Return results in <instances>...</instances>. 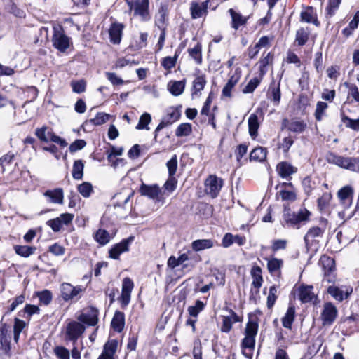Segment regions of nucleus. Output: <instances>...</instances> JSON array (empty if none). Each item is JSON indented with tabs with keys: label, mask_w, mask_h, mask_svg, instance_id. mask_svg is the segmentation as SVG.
I'll return each instance as SVG.
<instances>
[{
	"label": "nucleus",
	"mask_w": 359,
	"mask_h": 359,
	"mask_svg": "<svg viewBox=\"0 0 359 359\" xmlns=\"http://www.w3.org/2000/svg\"><path fill=\"white\" fill-rule=\"evenodd\" d=\"M327 161L342 169L354 172H359V157H350L337 155L330 152L326 156Z\"/></svg>",
	"instance_id": "obj_1"
},
{
	"label": "nucleus",
	"mask_w": 359,
	"mask_h": 359,
	"mask_svg": "<svg viewBox=\"0 0 359 359\" xmlns=\"http://www.w3.org/2000/svg\"><path fill=\"white\" fill-rule=\"evenodd\" d=\"M324 232L325 229L318 226H313L308 230L304 238L308 250L318 249L319 238L323 237Z\"/></svg>",
	"instance_id": "obj_2"
},
{
	"label": "nucleus",
	"mask_w": 359,
	"mask_h": 359,
	"mask_svg": "<svg viewBox=\"0 0 359 359\" xmlns=\"http://www.w3.org/2000/svg\"><path fill=\"white\" fill-rule=\"evenodd\" d=\"M130 10L134 11V15L140 17L143 21L150 18L149 13V0H126Z\"/></svg>",
	"instance_id": "obj_3"
},
{
	"label": "nucleus",
	"mask_w": 359,
	"mask_h": 359,
	"mask_svg": "<svg viewBox=\"0 0 359 359\" xmlns=\"http://www.w3.org/2000/svg\"><path fill=\"white\" fill-rule=\"evenodd\" d=\"M337 313V309L332 303H325L320 313L323 325H331L336 320Z\"/></svg>",
	"instance_id": "obj_4"
},
{
	"label": "nucleus",
	"mask_w": 359,
	"mask_h": 359,
	"mask_svg": "<svg viewBox=\"0 0 359 359\" xmlns=\"http://www.w3.org/2000/svg\"><path fill=\"white\" fill-rule=\"evenodd\" d=\"M52 41L53 46L61 52H65L69 46V39L65 34L61 27H54Z\"/></svg>",
	"instance_id": "obj_5"
},
{
	"label": "nucleus",
	"mask_w": 359,
	"mask_h": 359,
	"mask_svg": "<svg viewBox=\"0 0 359 359\" xmlns=\"http://www.w3.org/2000/svg\"><path fill=\"white\" fill-rule=\"evenodd\" d=\"M83 291L81 286H73L68 283H64L60 285V292L62 299L67 302L77 299L79 295Z\"/></svg>",
	"instance_id": "obj_6"
},
{
	"label": "nucleus",
	"mask_w": 359,
	"mask_h": 359,
	"mask_svg": "<svg viewBox=\"0 0 359 359\" xmlns=\"http://www.w3.org/2000/svg\"><path fill=\"white\" fill-rule=\"evenodd\" d=\"M223 185L222 180L215 175H210L205 180V191L212 198H215L219 194Z\"/></svg>",
	"instance_id": "obj_7"
},
{
	"label": "nucleus",
	"mask_w": 359,
	"mask_h": 359,
	"mask_svg": "<svg viewBox=\"0 0 359 359\" xmlns=\"http://www.w3.org/2000/svg\"><path fill=\"white\" fill-rule=\"evenodd\" d=\"M354 190L351 185H346L341 188L337 194L341 204L345 209L351 207L353 203Z\"/></svg>",
	"instance_id": "obj_8"
},
{
	"label": "nucleus",
	"mask_w": 359,
	"mask_h": 359,
	"mask_svg": "<svg viewBox=\"0 0 359 359\" xmlns=\"http://www.w3.org/2000/svg\"><path fill=\"white\" fill-rule=\"evenodd\" d=\"M77 319L88 325L95 326L98 321V310L94 307L90 306L85 309Z\"/></svg>",
	"instance_id": "obj_9"
},
{
	"label": "nucleus",
	"mask_w": 359,
	"mask_h": 359,
	"mask_svg": "<svg viewBox=\"0 0 359 359\" xmlns=\"http://www.w3.org/2000/svg\"><path fill=\"white\" fill-rule=\"evenodd\" d=\"M180 117V112L178 109L171 108L168 111L166 116L163 118L161 122L158 124L155 130V137L157 135V133L166 127L168 125L177 121Z\"/></svg>",
	"instance_id": "obj_10"
},
{
	"label": "nucleus",
	"mask_w": 359,
	"mask_h": 359,
	"mask_svg": "<svg viewBox=\"0 0 359 359\" xmlns=\"http://www.w3.org/2000/svg\"><path fill=\"white\" fill-rule=\"evenodd\" d=\"M283 125L290 131L295 133H303L307 127L306 123L299 118H294L291 120L284 119Z\"/></svg>",
	"instance_id": "obj_11"
},
{
	"label": "nucleus",
	"mask_w": 359,
	"mask_h": 359,
	"mask_svg": "<svg viewBox=\"0 0 359 359\" xmlns=\"http://www.w3.org/2000/svg\"><path fill=\"white\" fill-rule=\"evenodd\" d=\"M168 6L161 5L155 15V25L160 29H166L168 21Z\"/></svg>",
	"instance_id": "obj_12"
},
{
	"label": "nucleus",
	"mask_w": 359,
	"mask_h": 359,
	"mask_svg": "<svg viewBox=\"0 0 359 359\" xmlns=\"http://www.w3.org/2000/svg\"><path fill=\"white\" fill-rule=\"evenodd\" d=\"M140 192L142 196L158 201L160 200L161 191L160 187L156 184L147 185L142 183L140 187Z\"/></svg>",
	"instance_id": "obj_13"
},
{
	"label": "nucleus",
	"mask_w": 359,
	"mask_h": 359,
	"mask_svg": "<svg viewBox=\"0 0 359 359\" xmlns=\"http://www.w3.org/2000/svg\"><path fill=\"white\" fill-rule=\"evenodd\" d=\"M85 331V327L80 323L72 321L67 326L66 333L70 340H76Z\"/></svg>",
	"instance_id": "obj_14"
},
{
	"label": "nucleus",
	"mask_w": 359,
	"mask_h": 359,
	"mask_svg": "<svg viewBox=\"0 0 359 359\" xmlns=\"http://www.w3.org/2000/svg\"><path fill=\"white\" fill-rule=\"evenodd\" d=\"M133 287V282L130 278H123L121 295V301L123 305L127 306L129 304Z\"/></svg>",
	"instance_id": "obj_15"
},
{
	"label": "nucleus",
	"mask_w": 359,
	"mask_h": 359,
	"mask_svg": "<svg viewBox=\"0 0 359 359\" xmlns=\"http://www.w3.org/2000/svg\"><path fill=\"white\" fill-rule=\"evenodd\" d=\"M278 174L284 179H291V175L297 172V168L287 161H283L277 165Z\"/></svg>",
	"instance_id": "obj_16"
},
{
	"label": "nucleus",
	"mask_w": 359,
	"mask_h": 359,
	"mask_svg": "<svg viewBox=\"0 0 359 359\" xmlns=\"http://www.w3.org/2000/svg\"><path fill=\"white\" fill-rule=\"evenodd\" d=\"M209 1L206 0L201 4L192 2L190 6L191 15L193 19H197L206 15L208 13Z\"/></svg>",
	"instance_id": "obj_17"
},
{
	"label": "nucleus",
	"mask_w": 359,
	"mask_h": 359,
	"mask_svg": "<svg viewBox=\"0 0 359 359\" xmlns=\"http://www.w3.org/2000/svg\"><path fill=\"white\" fill-rule=\"evenodd\" d=\"M118 341L110 340L105 343L102 354L97 359H115L114 355L116 352Z\"/></svg>",
	"instance_id": "obj_18"
},
{
	"label": "nucleus",
	"mask_w": 359,
	"mask_h": 359,
	"mask_svg": "<svg viewBox=\"0 0 359 359\" xmlns=\"http://www.w3.org/2000/svg\"><path fill=\"white\" fill-rule=\"evenodd\" d=\"M43 196L49 198V202L56 204H63L64 191L62 188L48 189L46 191Z\"/></svg>",
	"instance_id": "obj_19"
},
{
	"label": "nucleus",
	"mask_w": 359,
	"mask_h": 359,
	"mask_svg": "<svg viewBox=\"0 0 359 359\" xmlns=\"http://www.w3.org/2000/svg\"><path fill=\"white\" fill-rule=\"evenodd\" d=\"M298 297L302 303L310 302L316 299V296L313 292V287L308 285H302L299 287Z\"/></svg>",
	"instance_id": "obj_20"
},
{
	"label": "nucleus",
	"mask_w": 359,
	"mask_h": 359,
	"mask_svg": "<svg viewBox=\"0 0 359 359\" xmlns=\"http://www.w3.org/2000/svg\"><path fill=\"white\" fill-rule=\"evenodd\" d=\"M128 240H123L119 243L114 245L109 251V257L114 259H118L121 254L128 251Z\"/></svg>",
	"instance_id": "obj_21"
},
{
	"label": "nucleus",
	"mask_w": 359,
	"mask_h": 359,
	"mask_svg": "<svg viewBox=\"0 0 359 359\" xmlns=\"http://www.w3.org/2000/svg\"><path fill=\"white\" fill-rule=\"evenodd\" d=\"M231 18V27L237 30L239 27L246 25L248 17L242 15L240 13L235 11L233 8L229 10Z\"/></svg>",
	"instance_id": "obj_22"
},
{
	"label": "nucleus",
	"mask_w": 359,
	"mask_h": 359,
	"mask_svg": "<svg viewBox=\"0 0 359 359\" xmlns=\"http://www.w3.org/2000/svg\"><path fill=\"white\" fill-rule=\"evenodd\" d=\"M229 311L231 313L230 316H223L221 327V331L222 332H229L232 328L233 323L240 320L237 314L232 309H229Z\"/></svg>",
	"instance_id": "obj_23"
},
{
	"label": "nucleus",
	"mask_w": 359,
	"mask_h": 359,
	"mask_svg": "<svg viewBox=\"0 0 359 359\" xmlns=\"http://www.w3.org/2000/svg\"><path fill=\"white\" fill-rule=\"evenodd\" d=\"M353 292L352 288L346 290L345 294L339 287L332 285L327 288V292L336 300L339 302L346 299Z\"/></svg>",
	"instance_id": "obj_24"
},
{
	"label": "nucleus",
	"mask_w": 359,
	"mask_h": 359,
	"mask_svg": "<svg viewBox=\"0 0 359 359\" xmlns=\"http://www.w3.org/2000/svg\"><path fill=\"white\" fill-rule=\"evenodd\" d=\"M123 25L119 23H114L109 29L111 41L114 43H119L121 39Z\"/></svg>",
	"instance_id": "obj_25"
},
{
	"label": "nucleus",
	"mask_w": 359,
	"mask_h": 359,
	"mask_svg": "<svg viewBox=\"0 0 359 359\" xmlns=\"http://www.w3.org/2000/svg\"><path fill=\"white\" fill-rule=\"evenodd\" d=\"M124 325L125 318L123 313L116 311L111 320V327L115 331L121 332L124 328Z\"/></svg>",
	"instance_id": "obj_26"
},
{
	"label": "nucleus",
	"mask_w": 359,
	"mask_h": 359,
	"mask_svg": "<svg viewBox=\"0 0 359 359\" xmlns=\"http://www.w3.org/2000/svg\"><path fill=\"white\" fill-rule=\"evenodd\" d=\"M248 123L249 134L253 139H255L257 136V131L259 128L257 116L255 114H250Z\"/></svg>",
	"instance_id": "obj_27"
},
{
	"label": "nucleus",
	"mask_w": 359,
	"mask_h": 359,
	"mask_svg": "<svg viewBox=\"0 0 359 359\" xmlns=\"http://www.w3.org/2000/svg\"><path fill=\"white\" fill-rule=\"evenodd\" d=\"M185 81H170L168 85V88L171 94L175 96L180 95L184 90Z\"/></svg>",
	"instance_id": "obj_28"
},
{
	"label": "nucleus",
	"mask_w": 359,
	"mask_h": 359,
	"mask_svg": "<svg viewBox=\"0 0 359 359\" xmlns=\"http://www.w3.org/2000/svg\"><path fill=\"white\" fill-rule=\"evenodd\" d=\"M214 246L213 241L210 239H199L192 242L191 247L195 251H201L211 248Z\"/></svg>",
	"instance_id": "obj_29"
},
{
	"label": "nucleus",
	"mask_w": 359,
	"mask_h": 359,
	"mask_svg": "<svg viewBox=\"0 0 359 359\" xmlns=\"http://www.w3.org/2000/svg\"><path fill=\"white\" fill-rule=\"evenodd\" d=\"M295 317V309L294 306L288 307L285 316L282 318L283 326L287 329H292V325Z\"/></svg>",
	"instance_id": "obj_30"
},
{
	"label": "nucleus",
	"mask_w": 359,
	"mask_h": 359,
	"mask_svg": "<svg viewBox=\"0 0 359 359\" xmlns=\"http://www.w3.org/2000/svg\"><path fill=\"white\" fill-rule=\"evenodd\" d=\"M269 98L272 100L275 105H278L280 100L281 93L280 89V83L276 85L271 84L268 92Z\"/></svg>",
	"instance_id": "obj_31"
},
{
	"label": "nucleus",
	"mask_w": 359,
	"mask_h": 359,
	"mask_svg": "<svg viewBox=\"0 0 359 359\" xmlns=\"http://www.w3.org/2000/svg\"><path fill=\"white\" fill-rule=\"evenodd\" d=\"M251 276L252 277V285L255 288H259L262 286L263 278L262 276V269L259 266H253L251 269Z\"/></svg>",
	"instance_id": "obj_32"
},
{
	"label": "nucleus",
	"mask_w": 359,
	"mask_h": 359,
	"mask_svg": "<svg viewBox=\"0 0 359 359\" xmlns=\"http://www.w3.org/2000/svg\"><path fill=\"white\" fill-rule=\"evenodd\" d=\"M267 155V150L264 147H257L254 149L250 154V158L251 161H264Z\"/></svg>",
	"instance_id": "obj_33"
},
{
	"label": "nucleus",
	"mask_w": 359,
	"mask_h": 359,
	"mask_svg": "<svg viewBox=\"0 0 359 359\" xmlns=\"http://www.w3.org/2000/svg\"><path fill=\"white\" fill-rule=\"evenodd\" d=\"M84 164L82 160L74 161L72 168V177L74 180H81L83 175Z\"/></svg>",
	"instance_id": "obj_34"
},
{
	"label": "nucleus",
	"mask_w": 359,
	"mask_h": 359,
	"mask_svg": "<svg viewBox=\"0 0 359 359\" xmlns=\"http://www.w3.org/2000/svg\"><path fill=\"white\" fill-rule=\"evenodd\" d=\"M283 262L282 259L272 258L268 261L267 268L271 273H280V269L282 267Z\"/></svg>",
	"instance_id": "obj_35"
},
{
	"label": "nucleus",
	"mask_w": 359,
	"mask_h": 359,
	"mask_svg": "<svg viewBox=\"0 0 359 359\" xmlns=\"http://www.w3.org/2000/svg\"><path fill=\"white\" fill-rule=\"evenodd\" d=\"M188 53L197 64L202 62V46L200 43H197L194 48H189Z\"/></svg>",
	"instance_id": "obj_36"
},
{
	"label": "nucleus",
	"mask_w": 359,
	"mask_h": 359,
	"mask_svg": "<svg viewBox=\"0 0 359 359\" xmlns=\"http://www.w3.org/2000/svg\"><path fill=\"white\" fill-rule=\"evenodd\" d=\"M302 20L306 22H313L316 25L318 23L316 15L312 7H308L306 11L301 13Z\"/></svg>",
	"instance_id": "obj_37"
},
{
	"label": "nucleus",
	"mask_w": 359,
	"mask_h": 359,
	"mask_svg": "<svg viewBox=\"0 0 359 359\" xmlns=\"http://www.w3.org/2000/svg\"><path fill=\"white\" fill-rule=\"evenodd\" d=\"M15 251L16 254L21 257H28L35 252L36 248L27 245H15Z\"/></svg>",
	"instance_id": "obj_38"
},
{
	"label": "nucleus",
	"mask_w": 359,
	"mask_h": 359,
	"mask_svg": "<svg viewBox=\"0 0 359 359\" xmlns=\"http://www.w3.org/2000/svg\"><path fill=\"white\" fill-rule=\"evenodd\" d=\"M205 302H203L201 300H197L195 302L194 305L189 306L188 307L187 311L191 317H194L196 318L198 315L199 314V313L201 312L205 309Z\"/></svg>",
	"instance_id": "obj_39"
},
{
	"label": "nucleus",
	"mask_w": 359,
	"mask_h": 359,
	"mask_svg": "<svg viewBox=\"0 0 359 359\" xmlns=\"http://www.w3.org/2000/svg\"><path fill=\"white\" fill-rule=\"evenodd\" d=\"M206 84V80L204 75L197 76L193 81V92L192 95H197L198 93L201 92Z\"/></svg>",
	"instance_id": "obj_40"
},
{
	"label": "nucleus",
	"mask_w": 359,
	"mask_h": 359,
	"mask_svg": "<svg viewBox=\"0 0 359 359\" xmlns=\"http://www.w3.org/2000/svg\"><path fill=\"white\" fill-rule=\"evenodd\" d=\"M332 199V194L330 193H324L321 197L318 199V208L320 211H324L329 205Z\"/></svg>",
	"instance_id": "obj_41"
},
{
	"label": "nucleus",
	"mask_w": 359,
	"mask_h": 359,
	"mask_svg": "<svg viewBox=\"0 0 359 359\" xmlns=\"http://www.w3.org/2000/svg\"><path fill=\"white\" fill-rule=\"evenodd\" d=\"M51 130H48L47 126H43L40 128H37L35 132V135L37 137L43 142H48L50 141V137Z\"/></svg>",
	"instance_id": "obj_42"
},
{
	"label": "nucleus",
	"mask_w": 359,
	"mask_h": 359,
	"mask_svg": "<svg viewBox=\"0 0 359 359\" xmlns=\"http://www.w3.org/2000/svg\"><path fill=\"white\" fill-rule=\"evenodd\" d=\"M309 36V32L308 29L301 28L297 32L296 41L298 43V45L303 46L307 42Z\"/></svg>",
	"instance_id": "obj_43"
},
{
	"label": "nucleus",
	"mask_w": 359,
	"mask_h": 359,
	"mask_svg": "<svg viewBox=\"0 0 359 359\" xmlns=\"http://www.w3.org/2000/svg\"><path fill=\"white\" fill-rule=\"evenodd\" d=\"M192 131L191 125L188 123H181L177 128L175 135L177 137L188 136Z\"/></svg>",
	"instance_id": "obj_44"
},
{
	"label": "nucleus",
	"mask_w": 359,
	"mask_h": 359,
	"mask_svg": "<svg viewBox=\"0 0 359 359\" xmlns=\"http://www.w3.org/2000/svg\"><path fill=\"white\" fill-rule=\"evenodd\" d=\"M25 326V323L23 320L18 318H15V324L13 327V338L16 343L18 342L20 334Z\"/></svg>",
	"instance_id": "obj_45"
},
{
	"label": "nucleus",
	"mask_w": 359,
	"mask_h": 359,
	"mask_svg": "<svg viewBox=\"0 0 359 359\" xmlns=\"http://www.w3.org/2000/svg\"><path fill=\"white\" fill-rule=\"evenodd\" d=\"M95 238L100 245H104L109 243L110 236L107 231L104 229H99L95 233Z\"/></svg>",
	"instance_id": "obj_46"
},
{
	"label": "nucleus",
	"mask_w": 359,
	"mask_h": 359,
	"mask_svg": "<svg viewBox=\"0 0 359 359\" xmlns=\"http://www.w3.org/2000/svg\"><path fill=\"white\" fill-rule=\"evenodd\" d=\"M258 331V324L254 321H249L245 327V334L246 337L255 338Z\"/></svg>",
	"instance_id": "obj_47"
},
{
	"label": "nucleus",
	"mask_w": 359,
	"mask_h": 359,
	"mask_svg": "<svg viewBox=\"0 0 359 359\" xmlns=\"http://www.w3.org/2000/svg\"><path fill=\"white\" fill-rule=\"evenodd\" d=\"M78 191L85 198H88L93 192V186L90 183L85 182L78 186Z\"/></svg>",
	"instance_id": "obj_48"
},
{
	"label": "nucleus",
	"mask_w": 359,
	"mask_h": 359,
	"mask_svg": "<svg viewBox=\"0 0 359 359\" xmlns=\"http://www.w3.org/2000/svg\"><path fill=\"white\" fill-rule=\"evenodd\" d=\"M279 194L283 201L293 202L297 200V193L294 189H283L279 191Z\"/></svg>",
	"instance_id": "obj_49"
},
{
	"label": "nucleus",
	"mask_w": 359,
	"mask_h": 359,
	"mask_svg": "<svg viewBox=\"0 0 359 359\" xmlns=\"http://www.w3.org/2000/svg\"><path fill=\"white\" fill-rule=\"evenodd\" d=\"M151 121V115L148 113L143 114L139 120V123L136 126V129L142 130L147 129L149 130V127L147 126Z\"/></svg>",
	"instance_id": "obj_50"
},
{
	"label": "nucleus",
	"mask_w": 359,
	"mask_h": 359,
	"mask_svg": "<svg viewBox=\"0 0 359 359\" xmlns=\"http://www.w3.org/2000/svg\"><path fill=\"white\" fill-rule=\"evenodd\" d=\"M283 219L285 224L290 226H294L299 223L296 217V213L290 212L289 210L284 213Z\"/></svg>",
	"instance_id": "obj_51"
},
{
	"label": "nucleus",
	"mask_w": 359,
	"mask_h": 359,
	"mask_svg": "<svg viewBox=\"0 0 359 359\" xmlns=\"http://www.w3.org/2000/svg\"><path fill=\"white\" fill-rule=\"evenodd\" d=\"M177 57V54L174 57H165L162 60L161 65L164 69L170 70L175 66Z\"/></svg>",
	"instance_id": "obj_52"
},
{
	"label": "nucleus",
	"mask_w": 359,
	"mask_h": 359,
	"mask_svg": "<svg viewBox=\"0 0 359 359\" xmlns=\"http://www.w3.org/2000/svg\"><path fill=\"white\" fill-rule=\"evenodd\" d=\"M260 81L257 78H253L243 88L242 92L245 94L252 93L259 84Z\"/></svg>",
	"instance_id": "obj_53"
},
{
	"label": "nucleus",
	"mask_w": 359,
	"mask_h": 359,
	"mask_svg": "<svg viewBox=\"0 0 359 359\" xmlns=\"http://www.w3.org/2000/svg\"><path fill=\"white\" fill-rule=\"evenodd\" d=\"M110 117V115L105 113H98L96 116L90 120L94 125L100 126L107 122Z\"/></svg>",
	"instance_id": "obj_54"
},
{
	"label": "nucleus",
	"mask_w": 359,
	"mask_h": 359,
	"mask_svg": "<svg viewBox=\"0 0 359 359\" xmlns=\"http://www.w3.org/2000/svg\"><path fill=\"white\" fill-rule=\"evenodd\" d=\"M341 0H328V5L326 8L327 14L329 16H332L335 11L338 8Z\"/></svg>",
	"instance_id": "obj_55"
},
{
	"label": "nucleus",
	"mask_w": 359,
	"mask_h": 359,
	"mask_svg": "<svg viewBox=\"0 0 359 359\" xmlns=\"http://www.w3.org/2000/svg\"><path fill=\"white\" fill-rule=\"evenodd\" d=\"M277 290L275 286H271L269 289V293L267 297V306L269 309H271L277 299L276 296Z\"/></svg>",
	"instance_id": "obj_56"
},
{
	"label": "nucleus",
	"mask_w": 359,
	"mask_h": 359,
	"mask_svg": "<svg viewBox=\"0 0 359 359\" xmlns=\"http://www.w3.org/2000/svg\"><path fill=\"white\" fill-rule=\"evenodd\" d=\"M327 108V104L323 102H318L316 105L315 111V117L316 120L320 121L322 119L323 114L325 109Z\"/></svg>",
	"instance_id": "obj_57"
},
{
	"label": "nucleus",
	"mask_w": 359,
	"mask_h": 359,
	"mask_svg": "<svg viewBox=\"0 0 359 359\" xmlns=\"http://www.w3.org/2000/svg\"><path fill=\"white\" fill-rule=\"evenodd\" d=\"M105 76L112 85L119 86L123 83V80L114 72H105Z\"/></svg>",
	"instance_id": "obj_58"
},
{
	"label": "nucleus",
	"mask_w": 359,
	"mask_h": 359,
	"mask_svg": "<svg viewBox=\"0 0 359 359\" xmlns=\"http://www.w3.org/2000/svg\"><path fill=\"white\" fill-rule=\"evenodd\" d=\"M14 157V154L9 152L0 158V166L3 168L4 170H5L6 167L12 163Z\"/></svg>",
	"instance_id": "obj_59"
},
{
	"label": "nucleus",
	"mask_w": 359,
	"mask_h": 359,
	"mask_svg": "<svg viewBox=\"0 0 359 359\" xmlns=\"http://www.w3.org/2000/svg\"><path fill=\"white\" fill-rule=\"evenodd\" d=\"M166 165L169 176H173L175 174L177 168V159L176 155L172 156V158L168 161Z\"/></svg>",
	"instance_id": "obj_60"
},
{
	"label": "nucleus",
	"mask_w": 359,
	"mask_h": 359,
	"mask_svg": "<svg viewBox=\"0 0 359 359\" xmlns=\"http://www.w3.org/2000/svg\"><path fill=\"white\" fill-rule=\"evenodd\" d=\"M54 353L60 359H69V351L62 346H57L54 349Z\"/></svg>",
	"instance_id": "obj_61"
},
{
	"label": "nucleus",
	"mask_w": 359,
	"mask_h": 359,
	"mask_svg": "<svg viewBox=\"0 0 359 359\" xmlns=\"http://www.w3.org/2000/svg\"><path fill=\"white\" fill-rule=\"evenodd\" d=\"M71 86L74 92L81 93L85 91L86 84L83 80H80L77 81H72L71 83Z\"/></svg>",
	"instance_id": "obj_62"
},
{
	"label": "nucleus",
	"mask_w": 359,
	"mask_h": 359,
	"mask_svg": "<svg viewBox=\"0 0 359 359\" xmlns=\"http://www.w3.org/2000/svg\"><path fill=\"white\" fill-rule=\"evenodd\" d=\"M40 302L44 305H48L52 300L51 292L48 290H44L38 294Z\"/></svg>",
	"instance_id": "obj_63"
},
{
	"label": "nucleus",
	"mask_w": 359,
	"mask_h": 359,
	"mask_svg": "<svg viewBox=\"0 0 359 359\" xmlns=\"http://www.w3.org/2000/svg\"><path fill=\"white\" fill-rule=\"evenodd\" d=\"M343 121L346 127L351 128L354 130H359V121L358 119H351L345 116L343 118Z\"/></svg>",
	"instance_id": "obj_64"
}]
</instances>
